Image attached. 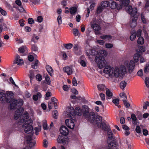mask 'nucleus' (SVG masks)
<instances>
[{
    "label": "nucleus",
    "mask_w": 149,
    "mask_h": 149,
    "mask_svg": "<svg viewBox=\"0 0 149 149\" xmlns=\"http://www.w3.org/2000/svg\"><path fill=\"white\" fill-rule=\"evenodd\" d=\"M97 87L99 90L103 91L105 88V86L103 84L98 85Z\"/></svg>",
    "instance_id": "33"
},
{
    "label": "nucleus",
    "mask_w": 149,
    "mask_h": 149,
    "mask_svg": "<svg viewBox=\"0 0 149 149\" xmlns=\"http://www.w3.org/2000/svg\"><path fill=\"white\" fill-rule=\"evenodd\" d=\"M15 3L17 5L19 6H21L22 3L20 0H16L15 1Z\"/></svg>",
    "instance_id": "61"
},
{
    "label": "nucleus",
    "mask_w": 149,
    "mask_h": 149,
    "mask_svg": "<svg viewBox=\"0 0 149 149\" xmlns=\"http://www.w3.org/2000/svg\"><path fill=\"white\" fill-rule=\"evenodd\" d=\"M86 53L88 58L91 59L93 56L95 55H97L95 58V61L98 68L102 69L106 64V61L104 57L107 55V52L103 50H99L95 49H88L86 51Z\"/></svg>",
    "instance_id": "3"
},
{
    "label": "nucleus",
    "mask_w": 149,
    "mask_h": 149,
    "mask_svg": "<svg viewBox=\"0 0 149 149\" xmlns=\"http://www.w3.org/2000/svg\"><path fill=\"white\" fill-rule=\"evenodd\" d=\"M144 40L143 37H140L139 38L137 42L138 44L142 45L144 43Z\"/></svg>",
    "instance_id": "26"
},
{
    "label": "nucleus",
    "mask_w": 149,
    "mask_h": 149,
    "mask_svg": "<svg viewBox=\"0 0 149 149\" xmlns=\"http://www.w3.org/2000/svg\"><path fill=\"white\" fill-rule=\"evenodd\" d=\"M58 115V112L56 110H54L53 112V116L56 119Z\"/></svg>",
    "instance_id": "50"
},
{
    "label": "nucleus",
    "mask_w": 149,
    "mask_h": 149,
    "mask_svg": "<svg viewBox=\"0 0 149 149\" xmlns=\"http://www.w3.org/2000/svg\"><path fill=\"white\" fill-rule=\"evenodd\" d=\"M28 22L29 24H32L34 22V20L32 18H29L28 19Z\"/></svg>",
    "instance_id": "51"
},
{
    "label": "nucleus",
    "mask_w": 149,
    "mask_h": 149,
    "mask_svg": "<svg viewBox=\"0 0 149 149\" xmlns=\"http://www.w3.org/2000/svg\"><path fill=\"white\" fill-rule=\"evenodd\" d=\"M124 105L126 108H128L130 106V104L127 102L126 100H123Z\"/></svg>",
    "instance_id": "46"
},
{
    "label": "nucleus",
    "mask_w": 149,
    "mask_h": 149,
    "mask_svg": "<svg viewBox=\"0 0 149 149\" xmlns=\"http://www.w3.org/2000/svg\"><path fill=\"white\" fill-rule=\"evenodd\" d=\"M116 8L117 10H119L122 9L123 7V6L122 5H120L117 3V6H116Z\"/></svg>",
    "instance_id": "56"
},
{
    "label": "nucleus",
    "mask_w": 149,
    "mask_h": 149,
    "mask_svg": "<svg viewBox=\"0 0 149 149\" xmlns=\"http://www.w3.org/2000/svg\"><path fill=\"white\" fill-rule=\"evenodd\" d=\"M69 11L70 14L75 15L77 11V8L75 6L71 7L69 8Z\"/></svg>",
    "instance_id": "15"
},
{
    "label": "nucleus",
    "mask_w": 149,
    "mask_h": 149,
    "mask_svg": "<svg viewBox=\"0 0 149 149\" xmlns=\"http://www.w3.org/2000/svg\"><path fill=\"white\" fill-rule=\"evenodd\" d=\"M106 91L107 98L109 99H110L113 96L112 93L108 88L106 89Z\"/></svg>",
    "instance_id": "21"
},
{
    "label": "nucleus",
    "mask_w": 149,
    "mask_h": 149,
    "mask_svg": "<svg viewBox=\"0 0 149 149\" xmlns=\"http://www.w3.org/2000/svg\"><path fill=\"white\" fill-rule=\"evenodd\" d=\"M18 50L19 52L20 53L27 54L28 53V50L26 47H20L19 48Z\"/></svg>",
    "instance_id": "16"
},
{
    "label": "nucleus",
    "mask_w": 149,
    "mask_h": 149,
    "mask_svg": "<svg viewBox=\"0 0 149 149\" xmlns=\"http://www.w3.org/2000/svg\"><path fill=\"white\" fill-rule=\"evenodd\" d=\"M137 9L136 8L133 9L132 6L129 7L127 12L131 15L132 20L130 22V26L132 28H134L136 25V20L138 19L137 14Z\"/></svg>",
    "instance_id": "5"
},
{
    "label": "nucleus",
    "mask_w": 149,
    "mask_h": 149,
    "mask_svg": "<svg viewBox=\"0 0 149 149\" xmlns=\"http://www.w3.org/2000/svg\"><path fill=\"white\" fill-rule=\"evenodd\" d=\"M74 111L75 114L79 116H80L82 114L81 110L79 107L76 108Z\"/></svg>",
    "instance_id": "23"
},
{
    "label": "nucleus",
    "mask_w": 149,
    "mask_h": 149,
    "mask_svg": "<svg viewBox=\"0 0 149 149\" xmlns=\"http://www.w3.org/2000/svg\"><path fill=\"white\" fill-rule=\"evenodd\" d=\"M65 122L66 125L68 127L71 129L74 128L75 125L73 120L67 119L65 120Z\"/></svg>",
    "instance_id": "11"
},
{
    "label": "nucleus",
    "mask_w": 149,
    "mask_h": 149,
    "mask_svg": "<svg viewBox=\"0 0 149 149\" xmlns=\"http://www.w3.org/2000/svg\"><path fill=\"white\" fill-rule=\"evenodd\" d=\"M112 102L116 106H117L118 108H120V105H118L119 102V100L118 99L116 98L113 99Z\"/></svg>",
    "instance_id": "25"
},
{
    "label": "nucleus",
    "mask_w": 149,
    "mask_h": 149,
    "mask_svg": "<svg viewBox=\"0 0 149 149\" xmlns=\"http://www.w3.org/2000/svg\"><path fill=\"white\" fill-rule=\"evenodd\" d=\"M24 111V109L22 107H20L15 112V119L17 120L20 117L19 121L18 123V125L22 126L25 132L29 134L33 130L32 125V121L31 120L28 119L29 116L27 113H25L22 115Z\"/></svg>",
    "instance_id": "2"
},
{
    "label": "nucleus",
    "mask_w": 149,
    "mask_h": 149,
    "mask_svg": "<svg viewBox=\"0 0 149 149\" xmlns=\"http://www.w3.org/2000/svg\"><path fill=\"white\" fill-rule=\"evenodd\" d=\"M131 35L130 37V39L132 41H133L135 40L136 36V32H134V33H131Z\"/></svg>",
    "instance_id": "28"
},
{
    "label": "nucleus",
    "mask_w": 149,
    "mask_h": 149,
    "mask_svg": "<svg viewBox=\"0 0 149 149\" xmlns=\"http://www.w3.org/2000/svg\"><path fill=\"white\" fill-rule=\"evenodd\" d=\"M0 12L2 15L4 16L6 15L7 14L6 12L1 7H0Z\"/></svg>",
    "instance_id": "43"
},
{
    "label": "nucleus",
    "mask_w": 149,
    "mask_h": 149,
    "mask_svg": "<svg viewBox=\"0 0 149 149\" xmlns=\"http://www.w3.org/2000/svg\"><path fill=\"white\" fill-rule=\"evenodd\" d=\"M25 139L30 148L34 147L36 143L35 140L32 139L30 136H26Z\"/></svg>",
    "instance_id": "8"
},
{
    "label": "nucleus",
    "mask_w": 149,
    "mask_h": 149,
    "mask_svg": "<svg viewBox=\"0 0 149 149\" xmlns=\"http://www.w3.org/2000/svg\"><path fill=\"white\" fill-rule=\"evenodd\" d=\"M110 2V8L112 9H114L116 8L117 3L115 2L113 0H110L109 1Z\"/></svg>",
    "instance_id": "20"
},
{
    "label": "nucleus",
    "mask_w": 149,
    "mask_h": 149,
    "mask_svg": "<svg viewBox=\"0 0 149 149\" xmlns=\"http://www.w3.org/2000/svg\"><path fill=\"white\" fill-rule=\"evenodd\" d=\"M100 95L102 100H105V96L104 94L101 93L100 94Z\"/></svg>",
    "instance_id": "58"
},
{
    "label": "nucleus",
    "mask_w": 149,
    "mask_h": 149,
    "mask_svg": "<svg viewBox=\"0 0 149 149\" xmlns=\"http://www.w3.org/2000/svg\"><path fill=\"white\" fill-rule=\"evenodd\" d=\"M40 0H30V1L34 4H39Z\"/></svg>",
    "instance_id": "49"
},
{
    "label": "nucleus",
    "mask_w": 149,
    "mask_h": 149,
    "mask_svg": "<svg viewBox=\"0 0 149 149\" xmlns=\"http://www.w3.org/2000/svg\"><path fill=\"white\" fill-rule=\"evenodd\" d=\"M83 115L86 118H91V116L90 115L89 113V109L88 107L86 105H84L83 107Z\"/></svg>",
    "instance_id": "10"
},
{
    "label": "nucleus",
    "mask_w": 149,
    "mask_h": 149,
    "mask_svg": "<svg viewBox=\"0 0 149 149\" xmlns=\"http://www.w3.org/2000/svg\"><path fill=\"white\" fill-rule=\"evenodd\" d=\"M51 101H52V102H53L54 104V106L55 109H56V107H57V100L54 97H52L51 98Z\"/></svg>",
    "instance_id": "29"
},
{
    "label": "nucleus",
    "mask_w": 149,
    "mask_h": 149,
    "mask_svg": "<svg viewBox=\"0 0 149 149\" xmlns=\"http://www.w3.org/2000/svg\"><path fill=\"white\" fill-rule=\"evenodd\" d=\"M97 42L100 45H103L104 43V41L103 40H97Z\"/></svg>",
    "instance_id": "63"
},
{
    "label": "nucleus",
    "mask_w": 149,
    "mask_h": 149,
    "mask_svg": "<svg viewBox=\"0 0 149 149\" xmlns=\"http://www.w3.org/2000/svg\"><path fill=\"white\" fill-rule=\"evenodd\" d=\"M131 118L132 120L134 122V124L135 122L137 120V118L135 115L134 114H132L131 115Z\"/></svg>",
    "instance_id": "37"
},
{
    "label": "nucleus",
    "mask_w": 149,
    "mask_h": 149,
    "mask_svg": "<svg viewBox=\"0 0 149 149\" xmlns=\"http://www.w3.org/2000/svg\"><path fill=\"white\" fill-rule=\"evenodd\" d=\"M91 26L95 31H99L101 29L100 23L97 21L95 22L93 24H92Z\"/></svg>",
    "instance_id": "12"
},
{
    "label": "nucleus",
    "mask_w": 149,
    "mask_h": 149,
    "mask_svg": "<svg viewBox=\"0 0 149 149\" xmlns=\"http://www.w3.org/2000/svg\"><path fill=\"white\" fill-rule=\"evenodd\" d=\"M138 48L136 50V53L134 56V59L135 63H137L140 60V63H143L146 60L141 55L143 52L146 50V47H138Z\"/></svg>",
    "instance_id": "6"
},
{
    "label": "nucleus",
    "mask_w": 149,
    "mask_h": 149,
    "mask_svg": "<svg viewBox=\"0 0 149 149\" xmlns=\"http://www.w3.org/2000/svg\"><path fill=\"white\" fill-rule=\"evenodd\" d=\"M63 47H73V44L72 43L63 44Z\"/></svg>",
    "instance_id": "59"
},
{
    "label": "nucleus",
    "mask_w": 149,
    "mask_h": 149,
    "mask_svg": "<svg viewBox=\"0 0 149 149\" xmlns=\"http://www.w3.org/2000/svg\"><path fill=\"white\" fill-rule=\"evenodd\" d=\"M31 50L32 52H38V49L37 47H31Z\"/></svg>",
    "instance_id": "53"
},
{
    "label": "nucleus",
    "mask_w": 149,
    "mask_h": 149,
    "mask_svg": "<svg viewBox=\"0 0 149 149\" xmlns=\"http://www.w3.org/2000/svg\"><path fill=\"white\" fill-rule=\"evenodd\" d=\"M120 97L123 99H127V96L126 94L124 93H120Z\"/></svg>",
    "instance_id": "45"
},
{
    "label": "nucleus",
    "mask_w": 149,
    "mask_h": 149,
    "mask_svg": "<svg viewBox=\"0 0 149 149\" xmlns=\"http://www.w3.org/2000/svg\"><path fill=\"white\" fill-rule=\"evenodd\" d=\"M145 84L148 88H149V78L146 77L145 81Z\"/></svg>",
    "instance_id": "38"
},
{
    "label": "nucleus",
    "mask_w": 149,
    "mask_h": 149,
    "mask_svg": "<svg viewBox=\"0 0 149 149\" xmlns=\"http://www.w3.org/2000/svg\"><path fill=\"white\" fill-rule=\"evenodd\" d=\"M14 94L11 91H8L6 94L1 92L0 93V101L2 103H10V107L11 109H15L17 106L23 104V101L22 100L18 101L13 99Z\"/></svg>",
    "instance_id": "4"
},
{
    "label": "nucleus",
    "mask_w": 149,
    "mask_h": 149,
    "mask_svg": "<svg viewBox=\"0 0 149 149\" xmlns=\"http://www.w3.org/2000/svg\"><path fill=\"white\" fill-rule=\"evenodd\" d=\"M81 19V16L80 15H77L76 17V21L78 22H80Z\"/></svg>",
    "instance_id": "62"
},
{
    "label": "nucleus",
    "mask_w": 149,
    "mask_h": 149,
    "mask_svg": "<svg viewBox=\"0 0 149 149\" xmlns=\"http://www.w3.org/2000/svg\"><path fill=\"white\" fill-rule=\"evenodd\" d=\"M60 132L61 134L64 136L68 135V129L64 126H62L60 127Z\"/></svg>",
    "instance_id": "13"
},
{
    "label": "nucleus",
    "mask_w": 149,
    "mask_h": 149,
    "mask_svg": "<svg viewBox=\"0 0 149 149\" xmlns=\"http://www.w3.org/2000/svg\"><path fill=\"white\" fill-rule=\"evenodd\" d=\"M34 56H36V55L33 54H29L28 56L29 60L31 62L32 61L34 60Z\"/></svg>",
    "instance_id": "30"
},
{
    "label": "nucleus",
    "mask_w": 149,
    "mask_h": 149,
    "mask_svg": "<svg viewBox=\"0 0 149 149\" xmlns=\"http://www.w3.org/2000/svg\"><path fill=\"white\" fill-rule=\"evenodd\" d=\"M39 62L37 60H35L32 63L31 67L32 68L34 69H36L37 68Z\"/></svg>",
    "instance_id": "22"
},
{
    "label": "nucleus",
    "mask_w": 149,
    "mask_h": 149,
    "mask_svg": "<svg viewBox=\"0 0 149 149\" xmlns=\"http://www.w3.org/2000/svg\"><path fill=\"white\" fill-rule=\"evenodd\" d=\"M63 89L64 91H68L69 89L68 86L66 85H65L63 86Z\"/></svg>",
    "instance_id": "55"
},
{
    "label": "nucleus",
    "mask_w": 149,
    "mask_h": 149,
    "mask_svg": "<svg viewBox=\"0 0 149 149\" xmlns=\"http://www.w3.org/2000/svg\"><path fill=\"white\" fill-rule=\"evenodd\" d=\"M46 70L51 76H52L53 73V70L52 67L49 65H47L46 67Z\"/></svg>",
    "instance_id": "18"
},
{
    "label": "nucleus",
    "mask_w": 149,
    "mask_h": 149,
    "mask_svg": "<svg viewBox=\"0 0 149 149\" xmlns=\"http://www.w3.org/2000/svg\"><path fill=\"white\" fill-rule=\"evenodd\" d=\"M104 9L102 7L100 6L97 8L96 13L97 14L100 13Z\"/></svg>",
    "instance_id": "31"
},
{
    "label": "nucleus",
    "mask_w": 149,
    "mask_h": 149,
    "mask_svg": "<svg viewBox=\"0 0 149 149\" xmlns=\"http://www.w3.org/2000/svg\"><path fill=\"white\" fill-rule=\"evenodd\" d=\"M14 63L17 64L18 65H23L24 62L22 58L19 55L16 54L14 61Z\"/></svg>",
    "instance_id": "9"
},
{
    "label": "nucleus",
    "mask_w": 149,
    "mask_h": 149,
    "mask_svg": "<svg viewBox=\"0 0 149 149\" xmlns=\"http://www.w3.org/2000/svg\"><path fill=\"white\" fill-rule=\"evenodd\" d=\"M36 78L38 81H40L42 79V77L41 75L40 74H37L36 76Z\"/></svg>",
    "instance_id": "47"
},
{
    "label": "nucleus",
    "mask_w": 149,
    "mask_h": 149,
    "mask_svg": "<svg viewBox=\"0 0 149 149\" xmlns=\"http://www.w3.org/2000/svg\"><path fill=\"white\" fill-rule=\"evenodd\" d=\"M63 59L64 60H66L68 58V56L64 52H63Z\"/></svg>",
    "instance_id": "64"
},
{
    "label": "nucleus",
    "mask_w": 149,
    "mask_h": 149,
    "mask_svg": "<svg viewBox=\"0 0 149 149\" xmlns=\"http://www.w3.org/2000/svg\"><path fill=\"white\" fill-rule=\"evenodd\" d=\"M63 71L66 72L68 75H71L73 72L72 68L69 66L64 67L63 68Z\"/></svg>",
    "instance_id": "14"
},
{
    "label": "nucleus",
    "mask_w": 149,
    "mask_h": 149,
    "mask_svg": "<svg viewBox=\"0 0 149 149\" xmlns=\"http://www.w3.org/2000/svg\"><path fill=\"white\" fill-rule=\"evenodd\" d=\"M142 31L141 29H139L136 32V36L137 37H140L141 35Z\"/></svg>",
    "instance_id": "42"
},
{
    "label": "nucleus",
    "mask_w": 149,
    "mask_h": 149,
    "mask_svg": "<svg viewBox=\"0 0 149 149\" xmlns=\"http://www.w3.org/2000/svg\"><path fill=\"white\" fill-rule=\"evenodd\" d=\"M149 71V63H147L145 67L144 72L145 73H147Z\"/></svg>",
    "instance_id": "34"
},
{
    "label": "nucleus",
    "mask_w": 149,
    "mask_h": 149,
    "mask_svg": "<svg viewBox=\"0 0 149 149\" xmlns=\"http://www.w3.org/2000/svg\"><path fill=\"white\" fill-rule=\"evenodd\" d=\"M45 79L47 82V83L48 84H50L51 81L49 76L47 75L45 77Z\"/></svg>",
    "instance_id": "39"
},
{
    "label": "nucleus",
    "mask_w": 149,
    "mask_h": 149,
    "mask_svg": "<svg viewBox=\"0 0 149 149\" xmlns=\"http://www.w3.org/2000/svg\"><path fill=\"white\" fill-rule=\"evenodd\" d=\"M72 84L74 86H76L77 85V83L76 79L75 77H74L72 80Z\"/></svg>",
    "instance_id": "48"
},
{
    "label": "nucleus",
    "mask_w": 149,
    "mask_h": 149,
    "mask_svg": "<svg viewBox=\"0 0 149 149\" xmlns=\"http://www.w3.org/2000/svg\"><path fill=\"white\" fill-rule=\"evenodd\" d=\"M120 87L123 90H124L127 85V83L124 81H122L120 83Z\"/></svg>",
    "instance_id": "24"
},
{
    "label": "nucleus",
    "mask_w": 149,
    "mask_h": 149,
    "mask_svg": "<svg viewBox=\"0 0 149 149\" xmlns=\"http://www.w3.org/2000/svg\"><path fill=\"white\" fill-rule=\"evenodd\" d=\"M47 124L46 120L43 121V128L45 130H47L48 129Z\"/></svg>",
    "instance_id": "41"
},
{
    "label": "nucleus",
    "mask_w": 149,
    "mask_h": 149,
    "mask_svg": "<svg viewBox=\"0 0 149 149\" xmlns=\"http://www.w3.org/2000/svg\"><path fill=\"white\" fill-rule=\"evenodd\" d=\"M101 5L103 7H107L110 6V2L108 1H102L101 3Z\"/></svg>",
    "instance_id": "19"
},
{
    "label": "nucleus",
    "mask_w": 149,
    "mask_h": 149,
    "mask_svg": "<svg viewBox=\"0 0 149 149\" xmlns=\"http://www.w3.org/2000/svg\"><path fill=\"white\" fill-rule=\"evenodd\" d=\"M102 117L100 116H97L96 118V122L97 127L105 130L106 129V124L104 122H102Z\"/></svg>",
    "instance_id": "7"
},
{
    "label": "nucleus",
    "mask_w": 149,
    "mask_h": 149,
    "mask_svg": "<svg viewBox=\"0 0 149 149\" xmlns=\"http://www.w3.org/2000/svg\"><path fill=\"white\" fill-rule=\"evenodd\" d=\"M141 19L142 22L143 24H146V19L144 17L141 15Z\"/></svg>",
    "instance_id": "54"
},
{
    "label": "nucleus",
    "mask_w": 149,
    "mask_h": 149,
    "mask_svg": "<svg viewBox=\"0 0 149 149\" xmlns=\"http://www.w3.org/2000/svg\"><path fill=\"white\" fill-rule=\"evenodd\" d=\"M136 132L138 133H141V130L140 127L139 126H137L135 129Z\"/></svg>",
    "instance_id": "52"
},
{
    "label": "nucleus",
    "mask_w": 149,
    "mask_h": 149,
    "mask_svg": "<svg viewBox=\"0 0 149 149\" xmlns=\"http://www.w3.org/2000/svg\"><path fill=\"white\" fill-rule=\"evenodd\" d=\"M58 23L59 25H60L62 23V20L61 16L58 15L57 17Z\"/></svg>",
    "instance_id": "40"
},
{
    "label": "nucleus",
    "mask_w": 149,
    "mask_h": 149,
    "mask_svg": "<svg viewBox=\"0 0 149 149\" xmlns=\"http://www.w3.org/2000/svg\"><path fill=\"white\" fill-rule=\"evenodd\" d=\"M73 34L75 36H78L79 34L80 35L79 33V30L77 29H73Z\"/></svg>",
    "instance_id": "32"
},
{
    "label": "nucleus",
    "mask_w": 149,
    "mask_h": 149,
    "mask_svg": "<svg viewBox=\"0 0 149 149\" xmlns=\"http://www.w3.org/2000/svg\"><path fill=\"white\" fill-rule=\"evenodd\" d=\"M54 104L51 102H49L48 103V107L49 110L51 109L53 106Z\"/></svg>",
    "instance_id": "44"
},
{
    "label": "nucleus",
    "mask_w": 149,
    "mask_h": 149,
    "mask_svg": "<svg viewBox=\"0 0 149 149\" xmlns=\"http://www.w3.org/2000/svg\"><path fill=\"white\" fill-rule=\"evenodd\" d=\"M111 36L110 35H104L101 36V38L104 40L111 39Z\"/></svg>",
    "instance_id": "35"
},
{
    "label": "nucleus",
    "mask_w": 149,
    "mask_h": 149,
    "mask_svg": "<svg viewBox=\"0 0 149 149\" xmlns=\"http://www.w3.org/2000/svg\"><path fill=\"white\" fill-rule=\"evenodd\" d=\"M39 38L37 36H36L35 34H34L33 35V38L31 40L32 42H33L34 43L37 42V40L39 39Z\"/></svg>",
    "instance_id": "27"
},
{
    "label": "nucleus",
    "mask_w": 149,
    "mask_h": 149,
    "mask_svg": "<svg viewBox=\"0 0 149 149\" xmlns=\"http://www.w3.org/2000/svg\"><path fill=\"white\" fill-rule=\"evenodd\" d=\"M80 63L81 65L83 67H84L86 66V62L83 60H81L80 62Z\"/></svg>",
    "instance_id": "60"
},
{
    "label": "nucleus",
    "mask_w": 149,
    "mask_h": 149,
    "mask_svg": "<svg viewBox=\"0 0 149 149\" xmlns=\"http://www.w3.org/2000/svg\"><path fill=\"white\" fill-rule=\"evenodd\" d=\"M43 20V18L42 16H40L38 17L37 18V21H38L40 23L42 22Z\"/></svg>",
    "instance_id": "57"
},
{
    "label": "nucleus",
    "mask_w": 149,
    "mask_h": 149,
    "mask_svg": "<svg viewBox=\"0 0 149 149\" xmlns=\"http://www.w3.org/2000/svg\"><path fill=\"white\" fill-rule=\"evenodd\" d=\"M74 110L72 107H69L67 108V113L68 117H71L72 113L74 112Z\"/></svg>",
    "instance_id": "17"
},
{
    "label": "nucleus",
    "mask_w": 149,
    "mask_h": 149,
    "mask_svg": "<svg viewBox=\"0 0 149 149\" xmlns=\"http://www.w3.org/2000/svg\"><path fill=\"white\" fill-rule=\"evenodd\" d=\"M34 130L35 131L36 135H38L39 134V132L41 131V127H36L34 128Z\"/></svg>",
    "instance_id": "36"
},
{
    "label": "nucleus",
    "mask_w": 149,
    "mask_h": 149,
    "mask_svg": "<svg viewBox=\"0 0 149 149\" xmlns=\"http://www.w3.org/2000/svg\"><path fill=\"white\" fill-rule=\"evenodd\" d=\"M135 65V62L131 60L129 62L128 61H124L123 64L119 66H111L108 65L105 66L103 70V72L111 78H122L127 73V68L129 73H131L133 71Z\"/></svg>",
    "instance_id": "1"
}]
</instances>
